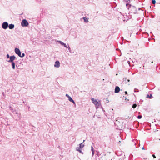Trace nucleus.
Wrapping results in <instances>:
<instances>
[{"label":"nucleus","mask_w":160,"mask_h":160,"mask_svg":"<svg viewBox=\"0 0 160 160\" xmlns=\"http://www.w3.org/2000/svg\"><path fill=\"white\" fill-rule=\"evenodd\" d=\"M125 93L126 94H128V92H127V91H125Z\"/></svg>","instance_id":"b1692460"},{"label":"nucleus","mask_w":160,"mask_h":160,"mask_svg":"<svg viewBox=\"0 0 160 160\" xmlns=\"http://www.w3.org/2000/svg\"><path fill=\"white\" fill-rule=\"evenodd\" d=\"M69 100L71 102H72L74 104H75V102L74 101V100L72 99V98L70 97L68 98Z\"/></svg>","instance_id":"9b49d317"},{"label":"nucleus","mask_w":160,"mask_h":160,"mask_svg":"<svg viewBox=\"0 0 160 160\" xmlns=\"http://www.w3.org/2000/svg\"><path fill=\"white\" fill-rule=\"evenodd\" d=\"M66 97H68V98L70 97L68 94H66Z\"/></svg>","instance_id":"412c9836"},{"label":"nucleus","mask_w":160,"mask_h":160,"mask_svg":"<svg viewBox=\"0 0 160 160\" xmlns=\"http://www.w3.org/2000/svg\"><path fill=\"white\" fill-rule=\"evenodd\" d=\"M16 58L14 56H11L10 57V60L8 61V62H14L13 61Z\"/></svg>","instance_id":"39448f33"},{"label":"nucleus","mask_w":160,"mask_h":160,"mask_svg":"<svg viewBox=\"0 0 160 160\" xmlns=\"http://www.w3.org/2000/svg\"><path fill=\"white\" fill-rule=\"evenodd\" d=\"M7 58H10V57H9V55L8 54H7Z\"/></svg>","instance_id":"4be33fe9"},{"label":"nucleus","mask_w":160,"mask_h":160,"mask_svg":"<svg viewBox=\"0 0 160 160\" xmlns=\"http://www.w3.org/2000/svg\"><path fill=\"white\" fill-rule=\"evenodd\" d=\"M152 96V95L151 94L150 95V96H149V95L148 94L147 95V98H151Z\"/></svg>","instance_id":"f3484780"},{"label":"nucleus","mask_w":160,"mask_h":160,"mask_svg":"<svg viewBox=\"0 0 160 160\" xmlns=\"http://www.w3.org/2000/svg\"><path fill=\"white\" fill-rule=\"evenodd\" d=\"M120 90V88L118 86H116L115 87V93H118L119 92Z\"/></svg>","instance_id":"6e6552de"},{"label":"nucleus","mask_w":160,"mask_h":160,"mask_svg":"<svg viewBox=\"0 0 160 160\" xmlns=\"http://www.w3.org/2000/svg\"><path fill=\"white\" fill-rule=\"evenodd\" d=\"M84 147V145L82 144V143H81L79 144V147L80 148L82 149Z\"/></svg>","instance_id":"4468645a"},{"label":"nucleus","mask_w":160,"mask_h":160,"mask_svg":"<svg viewBox=\"0 0 160 160\" xmlns=\"http://www.w3.org/2000/svg\"><path fill=\"white\" fill-rule=\"evenodd\" d=\"M21 25L23 27H26L28 25V23L26 20L23 19Z\"/></svg>","instance_id":"f03ea898"},{"label":"nucleus","mask_w":160,"mask_h":160,"mask_svg":"<svg viewBox=\"0 0 160 160\" xmlns=\"http://www.w3.org/2000/svg\"><path fill=\"white\" fill-rule=\"evenodd\" d=\"M76 150L77 151H78L80 153L82 154H83V152H82L81 150L80 149V148L78 147H77V148H76Z\"/></svg>","instance_id":"f8f14e48"},{"label":"nucleus","mask_w":160,"mask_h":160,"mask_svg":"<svg viewBox=\"0 0 160 160\" xmlns=\"http://www.w3.org/2000/svg\"><path fill=\"white\" fill-rule=\"evenodd\" d=\"M8 24L7 22H3L2 24V28L4 29H6L8 26Z\"/></svg>","instance_id":"7ed1b4c3"},{"label":"nucleus","mask_w":160,"mask_h":160,"mask_svg":"<svg viewBox=\"0 0 160 160\" xmlns=\"http://www.w3.org/2000/svg\"><path fill=\"white\" fill-rule=\"evenodd\" d=\"M142 149H144V150L145 149L143 147V148H142Z\"/></svg>","instance_id":"a878e982"},{"label":"nucleus","mask_w":160,"mask_h":160,"mask_svg":"<svg viewBox=\"0 0 160 160\" xmlns=\"http://www.w3.org/2000/svg\"><path fill=\"white\" fill-rule=\"evenodd\" d=\"M54 67H55L58 68L60 66V62L59 61H57L55 62V64H54Z\"/></svg>","instance_id":"423d86ee"},{"label":"nucleus","mask_w":160,"mask_h":160,"mask_svg":"<svg viewBox=\"0 0 160 160\" xmlns=\"http://www.w3.org/2000/svg\"><path fill=\"white\" fill-rule=\"evenodd\" d=\"M128 5H129L130 6H131V5H129V4H128V3L126 4V6H128Z\"/></svg>","instance_id":"393cba45"},{"label":"nucleus","mask_w":160,"mask_h":160,"mask_svg":"<svg viewBox=\"0 0 160 160\" xmlns=\"http://www.w3.org/2000/svg\"><path fill=\"white\" fill-rule=\"evenodd\" d=\"M15 52L19 57H21V52L19 49L18 48H15Z\"/></svg>","instance_id":"20e7f679"},{"label":"nucleus","mask_w":160,"mask_h":160,"mask_svg":"<svg viewBox=\"0 0 160 160\" xmlns=\"http://www.w3.org/2000/svg\"><path fill=\"white\" fill-rule=\"evenodd\" d=\"M137 107V104H134L133 105L132 107L133 108H135Z\"/></svg>","instance_id":"dca6fc26"},{"label":"nucleus","mask_w":160,"mask_h":160,"mask_svg":"<svg viewBox=\"0 0 160 160\" xmlns=\"http://www.w3.org/2000/svg\"><path fill=\"white\" fill-rule=\"evenodd\" d=\"M9 28L10 29H12L14 28V24H9V25L8 26Z\"/></svg>","instance_id":"9d476101"},{"label":"nucleus","mask_w":160,"mask_h":160,"mask_svg":"<svg viewBox=\"0 0 160 160\" xmlns=\"http://www.w3.org/2000/svg\"><path fill=\"white\" fill-rule=\"evenodd\" d=\"M22 56L21 55V57H23L25 56V54L24 53H22Z\"/></svg>","instance_id":"aec40b11"},{"label":"nucleus","mask_w":160,"mask_h":160,"mask_svg":"<svg viewBox=\"0 0 160 160\" xmlns=\"http://www.w3.org/2000/svg\"><path fill=\"white\" fill-rule=\"evenodd\" d=\"M83 18L84 21L85 22H88V18L84 17V18Z\"/></svg>","instance_id":"ddd939ff"},{"label":"nucleus","mask_w":160,"mask_h":160,"mask_svg":"<svg viewBox=\"0 0 160 160\" xmlns=\"http://www.w3.org/2000/svg\"><path fill=\"white\" fill-rule=\"evenodd\" d=\"M152 4H155L156 3V1L155 0H152Z\"/></svg>","instance_id":"a211bd4d"},{"label":"nucleus","mask_w":160,"mask_h":160,"mask_svg":"<svg viewBox=\"0 0 160 160\" xmlns=\"http://www.w3.org/2000/svg\"><path fill=\"white\" fill-rule=\"evenodd\" d=\"M153 157L154 158H156V156H155V155H154V154H153L152 155Z\"/></svg>","instance_id":"5701e85b"},{"label":"nucleus","mask_w":160,"mask_h":160,"mask_svg":"<svg viewBox=\"0 0 160 160\" xmlns=\"http://www.w3.org/2000/svg\"><path fill=\"white\" fill-rule=\"evenodd\" d=\"M58 42L60 43L62 45H63L65 47L67 48V46L66 45V44L64 43L63 42H62L60 41H58Z\"/></svg>","instance_id":"1a4fd4ad"},{"label":"nucleus","mask_w":160,"mask_h":160,"mask_svg":"<svg viewBox=\"0 0 160 160\" xmlns=\"http://www.w3.org/2000/svg\"><path fill=\"white\" fill-rule=\"evenodd\" d=\"M142 117V116L141 115H139L138 117V118L139 119H141Z\"/></svg>","instance_id":"6ab92c4d"},{"label":"nucleus","mask_w":160,"mask_h":160,"mask_svg":"<svg viewBox=\"0 0 160 160\" xmlns=\"http://www.w3.org/2000/svg\"><path fill=\"white\" fill-rule=\"evenodd\" d=\"M130 81V80L129 79H127V78H124V80L123 82L124 83H127L129 85V83Z\"/></svg>","instance_id":"0eeeda50"},{"label":"nucleus","mask_w":160,"mask_h":160,"mask_svg":"<svg viewBox=\"0 0 160 160\" xmlns=\"http://www.w3.org/2000/svg\"><path fill=\"white\" fill-rule=\"evenodd\" d=\"M12 68L13 69H14L15 68V63L14 62H12Z\"/></svg>","instance_id":"2eb2a0df"},{"label":"nucleus","mask_w":160,"mask_h":160,"mask_svg":"<svg viewBox=\"0 0 160 160\" xmlns=\"http://www.w3.org/2000/svg\"><path fill=\"white\" fill-rule=\"evenodd\" d=\"M91 100L93 103L95 105L96 108H98L101 106V102L100 100L97 101L94 98H91Z\"/></svg>","instance_id":"f257e3e1"}]
</instances>
